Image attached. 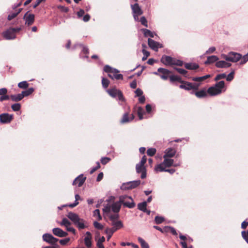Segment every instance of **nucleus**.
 <instances>
[{
	"mask_svg": "<svg viewBox=\"0 0 248 248\" xmlns=\"http://www.w3.org/2000/svg\"><path fill=\"white\" fill-rule=\"evenodd\" d=\"M67 217L70 219L79 230L84 229L88 227L87 222L79 217L78 215L73 212H69Z\"/></svg>",
	"mask_w": 248,
	"mask_h": 248,
	"instance_id": "1",
	"label": "nucleus"
},
{
	"mask_svg": "<svg viewBox=\"0 0 248 248\" xmlns=\"http://www.w3.org/2000/svg\"><path fill=\"white\" fill-rule=\"evenodd\" d=\"M225 82L224 81H220L214 86L209 88L207 91L208 93L211 96H215L221 93L224 88Z\"/></svg>",
	"mask_w": 248,
	"mask_h": 248,
	"instance_id": "2",
	"label": "nucleus"
},
{
	"mask_svg": "<svg viewBox=\"0 0 248 248\" xmlns=\"http://www.w3.org/2000/svg\"><path fill=\"white\" fill-rule=\"evenodd\" d=\"M104 70L105 72L108 73V76L112 79L115 78L116 79H123V76L122 74H118L119 70L113 68L108 65L104 66Z\"/></svg>",
	"mask_w": 248,
	"mask_h": 248,
	"instance_id": "3",
	"label": "nucleus"
},
{
	"mask_svg": "<svg viewBox=\"0 0 248 248\" xmlns=\"http://www.w3.org/2000/svg\"><path fill=\"white\" fill-rule=\"evenodd\" d=\"M119 202L122 204H123L124 206L132 208L135 206L133 199L131 197L124 195H121L119 197Z\"/></svg>",
	"mask_w": 248,
	"mask_h": 248,
	"instance_id": "4",
	"label": "nucleus"
},
{
	"mask_svg": "<svg viewBox=\"0 0 248 248\" xmlns=\"http://www.w3.org/2000/svg\"><path fill=\"white\" fill-rule=\"evenodd\" d=\"M221 57L226 61L236 62L240 60L242 56L239 53L231 52L227 55H222Z\"/></svg>",
	"mask_w": 248,
	"mask_h": 248,
	"instance_id": "5",
	"label": "nucleus"
},
{
	"mask_svg": "<svg viewBox=\"0 0 248 248\" xmlns=\"http://www.w3.org/2000/svg\"><path fill=\"white\" fill-rule=\"evenodd\" d=\"M140 184V180L130 181L123 183L120 187L121 190H126L137 187Z\"/></svg>",
	"mask_w": 248,
	"mask_h": 248,
	"instance_id": "6",
	"label": "nucleus"
},
{
	"mask_svg": "<svg viewBox=\"0 0 248 248\" xmlns=\"http://www.w3.org/2000/svg\"><path fill=\"white\" fill-rule=\"evenodd\" d=\"M107 92L112 97L116 98L118 97V99L120 101H123L124 100L122 93L117 88H113L112 89H108L107 90Z\"/></svg>",
	"mask_w": 248,
	"mask_h": 248,
	"instance_id": "7",
	"label": "nucleus"
},
{
	"mask_svg": "<svg viewBox=\"0 0 248 248\" xmlns=\"http://www.w3.org/2000/svg\"><path fill=\"white\" fill-rule=\"evenodd\" d=\"M182 83V84L180 85V88L188 91L192 89L197 90L200 86V84L198 83H191L184 81Z\"/></svg>",
	"mask_w": 248,
	"mask_h": 248,
	"instance_id": "8",
	"label": "nucleus"
},
{
	"mask_svg": "<svg viewBox=\"0 0 248 248\" xmlns=\"http://www.w3.org/2000/svg\"><path fill=\"white\" fill-rule=\"evenodd\" d=\"M15 28H10L2 33L3 37L7 40H12L16 38Z\"/></svg>",
	"mask_w": 248,
	"mask_h": 248,
	"instance_id": "9",
	"label": "nucleus"
},
{
	"mask_svg": "<svg viewBox=\"0 0 248 248\" xmlns=\"http://www.w3.org/2000/svg\"><path fill=\"white\" fill-rule=\"evenodd\" d=\"M42 238L45 241L51 245H55L58 241V239L54 237L50 233H45L43 235Z\"/></svg>",
	"mask_w": 248,
	"mask_h": 248,
	"instance_id": "10",
	"label": "nucleus"
},
{
	"mask_svg": "<svg viewBox=\"0 0 248 248\" xmlns=\"http://www.w3.org/2000/svg\"><path fill=\"white\" fill-rule=\"evenodd\" d=\"M13 119V115L8 113H2L0 115V122L3 124L10 123Z\"/></svg>",
	"mask_w": 248,
	"mask_h": 248,
	"instance_id": "11",
	"label": "nucleus"
},
{
	"mask_svg": "<svg viewBox=\"0 0 248 248\" xmlns=\"http://www.w3.org/2000/svg\"><path fill=\"white\" fill-rule=\"evenodd\" d=\"M148 43L149 46L155 51H157L158 48L162 47L161 44L150 38L148 39Z\"/></svg>",
	"mask_w": 248,
	"mask_h": 248,
	"instance_id": "12",
	"label": "nucleus"
},
{
	"mask_svg": "<svg viewBox=\"0 0 248 248\" xmlns=\"http://www.w3.org/2000/svg\"><path fill=\"white\" fill-rule=\"evenodd\" d=\"M158 72H160V78L163 80H167L170 78L169 75L170 73V71L169 70L163 68H159Z\"/></svg>",
	"mask_w": 248,
	"mask_h": 248,
	"instance_id": "13",
	"label": "nucleus"
},
{
	"mask_svg": "<svg viewBox=\"0 0 248 248\" xmlns=\"http://www.w3.org/2000/svg\"><path fill=\"white\" fill-rule=\"evenodd\" d=\"M86 179V177H83V174H80L74 180L73 185H78V187H80L85 182Z\"/></svg>",
	"mask_w": 248,
	"mask_h": 248,
	"instance_id": "14",
	"label": "nucleus"
},
{
	"mask_svg": "<svg viewBox=\"0 0 248 248\" xmlns=\"http://www.w3.org/2000/svg\"><path fill=\"white\" fill-rule=\"evenodd\" d=\"M53 233L58 237H65L68 235V233L63 231L60 228H55L52 229Z\"/></svg>",
	"mask_w": 248,
	"mask_h": 248,
	"instance_id": "15",
	"label": "nucleus"
},
{
	"mask_svg": "<svg viewBox=\"0 0 248 248\" xmlns=\"http://www.w3.org/2000/svg\"><path fill=\"white\" fill-rule=\"evenodd\" d=\"M24 19L25 20V23L28 25H31L34 21V16L33 14H30L27 12L24 16Z\"/></svg>",
	"mask_w": 248,
	"mask_h": 248,
	"instance_id": "16",
	"label": "nucleus"
},
{
	"mask_svg": "<svg viewBox=\"0 0 248 248\" xmlns=\"http://www.w3.org/2000/svg\"><path fill=\"white\" fill-rule=\"evenodd\" d=\"M134 118V116L133 114H131L129 115L128 113H125L124 114L120 122L121 124L129 123L132 121Z\"/></svg>",
	"mask_w": 248,
	"mask_h": 248,
	"instance_id": "17",
	"label": "nucleus"
},
{
	"mask_svg": "<svg viewBox=\"0 0 248 248\" xmlns=\"http://www.w3.org/2000/svg\"><path fill=\"white\" fill-rule=\"evenodd\" d=\"M174 58L168 56H163L161 62L166 65H172Z\"/></svg>",
	"mask_w": 248,
	"mask_h": 248,
	"instance_id": "18",
	"label": "nucleus"
},
{
	"mask_svg": "<svg viewBox=\"0 0 248 248\" xmlns=\"http://www.w3.org/2000/svg\"><path fill=\"white\" fill-rule=\"evenodd\" d=\"M86 236L84 238V243L87 248H91L92 246V234L90 232H86Z\"/></svg>",
	"mask_w": 248,
	"mask_h": 248,
	"instance_id": "19",
	"label": "nucleus"
},
{
	"mask_svg": "<svg viewBox=\"0 0 248 248\" xmlns=\"http://www.w3.org/2000/svg\"><path fill=\"white\" fill-rule=\"evenodd\" d=\"M176 153V151L172 148H168L166 149L164 152L163 156L165 157L171 158L173 157Z\"/></svg>",
	"mask_w": 248,
	"mask_h": 248,
	"instance_id": "20",
	"label": "nucleus"
},
{
	"mask_svg": "<svg viewBox=\"0 0 248 248\" xmlns=\"http://www.w3.org/2000/svg\"><path fill=\"white\" fill-rule=\"evenodd\" d=\"M131 9L132 10L133 14H136L138 15H141L142 14L143 12L138 3H135L134 5H131Z\"/></svg>",
	"mask_w": 248,
	"mask_h": 248,
	"instance_id": "21",
	"label": "nucleus"
},
{
	"mask_svg": "<svg viewBox=\"0 0 248 248\" xmlns=\"http://www.w3.org/2000/svg\"><path fill=\"white\" fill-rule=\"evenodd\" d=\"M232 65L231 63L224 61H218L216 63V67L218 68H228Z\"/></svg>",
	"mask_w": 248,
	"mask_h": 248,
	"instance_id": "22",
	"label": "nucleus"
},
{
	"mask_svg": "<svg viewBox=\"0 0 248 248\" xmlns=\"http://www.w3.org/2000/svg\"><path fill=\"white\" fill-rule=\"evenodd\" d=\"M121 207V203L119 201L115 202L111 205V210L115 213H118Z\"/></svg>",
	"mask_w": 248,
	"mask_h": 248,
	"instance_id": "23",
	"label": "nucleus"
},
{
	"mask_svg": "<svg viewBox=\"0 0 248 248\" xmlns=\"http://www.w3.org/2000/svg\"><path fill=\"white\" fill-rule=\"evenodd\" d=\"M164 161L163 162V164L165 167L169 168L172 166L173 163H174V160L169 157H165L163 156Z\"/></svg>",
	"mask_w": 248,
	"mask_h": 248,
	"instance_id": "24",
	"label": "nucleus"
},
{
	"mask_svg": "<svg viewBox=\"0 0 248 248\" xmlns=\"http://www.w3.org/2000/svg\"><path fill=\"white\" fill-rule=\"evenodd\" d=\"M23 97L24 95H23L22 93L17 94H13L10 96L11 100L15 102H18L20 101L23 99Z\"/></svg>",
	"mask_w": 248,
	"mask_h": 248,
	"instance_id": "25",
	"label": "nucleus"
},
{
	"mask_svg": "<svg viewBox=\"0 0 248 248\" xmlns=\"http://www.w3.org/2000/svg\"><path fill=\"white\" fill-rule=\"evenodd\" d=\"M218 58L217 56L215 55H212L211 56H209L207 57V60L204 63L205 64H209L213 63L217 61Z\"/></svg>",
	"mask_w": 248,
	"mask_h": 248,
	"instance_id": "26",
	"label": "nucleus"
},
{
	"mask_svg": "<svg viewBox=\"0 0 248 248\" xmlns=\"http://www.w3.org/2000/svg\"><path fill=\"white\" fill-rule=\"evenodd\" d=\"M137 112L140 120H142L144 119V114H145V111L144 109L141 107H138L137 108Z\"/></svg>",
	"mask_w": 248,
	"mask_h": 248,
	"instance_id": "27",
	"label": "nucleus"
},
{
	"mask_svg": "<svg viewBox=\"0 0 248 248\" xmlns=\"http://www.w3.org/2000/svg\"><path fill=\"white\" fill-rule=\"evenodd\" d=\"M111 225L113 226V229H116V231L123 227V225L121 221H114L112 222Z\"/></svg>",
	"mask_w": 248,
	"mask_h": 248,
	"instance_id": "28",
	"label": "nucleus"
},
{
	"mask_svg": "<svg viewBox=\"0 0 248 248\" xmlns=\"http://www.w3.org/2000/svg\"><path fill=\"white\" fill-rule=\"evenodd\" d=\"M166 168L163 162L157 164L155 168V170L156 172H163L165 171Z\"/></svg>",
	"mask_w": 248,
	"mask_h": 248,
	"instance_id": "29",
	"label": "nucleus"
},
{
	"mask_svg": "<svg viewBox=\"0 0 248 248\" xmlns=\"http://www.w3.org/2000/svg\"><path fill=\"white\" fill-rule=\"evenodd\" d=\"M141 31L145 37L150 36L151 38H153L155 34V33L146 29H142Z\"/></svg>",
	"mask_w": 248,
	"mask_h": 248,
	"instance_id": "30",
	"label": "nucleus"
},
{
	"mask_svg": "<svg viewBox=\"0 0 248 248\" xmlns=\"http://www.w3.org/2000/svg\"><path fill=\"white\" fill-rule=\"evenodd\" d=\"M207 92L204 90H202L195 93L196 96L198 98H202L206 96Z\"/></svg>",
	"mask_w": 248,
	"mask_h": 248,
	"instance_id": "31",
	"label": "nucleus"
},
{
	"mask_svg": "<svg viewBox=\"0 0 248 248\" xmlns=\"http://www.w3.org/2000/svg\"><path fill=\"white\" fill-rule=\"evenodd\" d=\"M185 67L187 69L194 70L199 67V65L196 63H187L185 64Z\"/></svg>",
	"mask_w": 248,
	"mask_h": 248,
	"instance_id": "32",
	"label": "nucleus"
},
{
	"mask_svg": "<svg viewBox=\"0 0 248 248\" xmlns=\"http://www.w3.org/2000/svg\"><path fill=\"white\" fill-rule=\"evenodd\" d=\"M147 204V202L139 203L138 204V208L142 212L146 211Z\"/></svg>",
	"mask_w": 248,
	"mask_h": 248,
	"instance_id": "33",
	"label": "nucleus"
},
{
	"mask_svg": "<svg viewBox=\"0 0 248 248\" xmlns=\"http://www.w3.org/2000/svg\"><path fill=\"white\" fill-rule=\"evenodd\" d=\"M116 229H113L112 228H107L106 230V233L108 234L107 240L108 241L112 236L113 233L115 232Z\"/></svg>",
	"mask_w": 248,
	"mask_h": 248,
	"instance_id": "34",
	"label": "nucleus"
},
{
	"mask_svg": "<svg viewBox=\"0 0 248 248\" xmlns=\"http://www.w3.org/2000/svg\"><path fill=\"white\" fill-rule=\"evenodd\" d=\"M79 200H81V198H80V196L78 194H76L75 195V201L74 203L70 204L68 206L71 208L76 206L79 203L78 202V201Z\"/></svg>",
	"mask_w": 248,
	"mask_h": 248,
	"instance_id": "35",
	"label": "nucleus"
},
{
	"mask_svg": "<svg viewBox=\"0 0 248 248\" xmlns=\"http://www.w3.org/2000/svg\"><path fill=\"white\" fill-rule=\"evenodd\" d=\"M136 169L137 172L139 173H140V172H141V171H143L146 170L144 165H143L140 163L136 165Z\"/></svg>",
	"mask_w": 248,
	"mask_h": 248,
	"instance_id": "36",
	"label": "nucleus"
},
{
	"mask_svg": "<svg viewBox=\"0 0 248 248\" xmlns=\"http://www.w3.org/2000/svg\"><path fill=\"white\" fill-rule=\"evenodd\" d=\"M170 79L171 82L178 81L181 83L183 82V81L182 80L181 78L178 76L171 75L170 76Z\"/></svg>",
	"mask_w": 248,
	"mask_h": 248,
	"instance_id": "37",
	"label": "nucleus"
},
{
	"mask_svg": "<svg viewBox=\"0 0 248 248\" xmlns=\"http://www.w3.org/2000/svg\"><path fill=\"white\" fill-rule=\"evenodd\" d=\"M138 241L140 243L141 248H149L148 244L141 237L138 238Z\"/></svg>",
	"mask_w": 248,
	"mask_h": 248,
	"instance_id": "38",
	"label": "nucleus"
},
{
	"mask_svg": "<svg viewBox=\"0 0 248 248\" xmlns=\"http://www.w3.org/2000/svg\"><path fill=\"white\" fill-rule=\"evenodd\" d=\"M105 238L104 236L101 237L97 242V246L98 248H105L103 243L105 241Z\"/></svg>",
	"mask_w": 248,
	"mask_h": 248,
	"instance_id": "39",
	"label": "nucleus"
},
{
	"mask_svg": "<svg viewBox=\"0 0 248 248\" xmlns=\"http://www.w3.org/2000/svg\"><path fill=\"white\" fill-rule=\"evenodd\" d=\"M34 92V89L33 88H30L26 91L22 92V94L24 96H28Z\"/></svg>",
	"mask_w": 248,
	"mask_h": 248,
	"instance_id": "40",
	"label": "nucleus"
},
{
	"mask_svg": "<svg viewBox=\"0 0 248 248\" xmlns=\"http://www.w3.org/2000/svg\"><path fill=\"white\" fill-rule=\"evenodd\" d=\"M29 83L26 81H23L18 84V87L19 88L25 89L29 87Z\"/></svg>",
	"mask_w": 248,
	"mask_h": 248,
	"instance_id": "41",
	"label": "nucleus"
},
{
	"mask_svg": "<svg viewBox=\"0 0 248 248\" xmlns=\"http://www.w3.org/2000/svg\"><path fill=\"white\" fill-rule=\"evenodd\" d=\"M93 216L94 217H97L98 220H101L102 219V217L100 215L99 209H96L93 211Z\"/></svg>",
	"mask_w": 248,
	"mask_h": 248,
	"instance_id": "42",
	"label": "nucleus"
},
{
	"mask_svg": "<svg viewBox=\"0 0 248 248\" xmlns=\"http://www.w3.org/2000/svg\"><path fill=\"white\" fill-rule=\"evenodd\" d=\"M156 151V149L154 148H149L147 150V154L149 156H152L155 154Z\"/></svg>",
	"mask_w": 248,
	"mask_h": 248,
	"instance_id": "43",
	"label": "nucleus"
},
{
	"mask_svg": "<svg viewBox=\"0 0 248 248\" xmlns=\"http://www.w3.org/2000/svg\"><path fill=\"white\" fill-rule=\"evenodd\" d=\"M11 108L15 111H18L21 108V105L19 103H16L11 106Z\"/></svg>",
	"mask_w": 248,
	"mask_h": 248,
	"instance_id": "44",
	"label": "nucleus"
},
{
	"mask_svg": "<svg viewBox=\"0 0 248 248\" xmlns=\"http://www.w3.org/2000/svg\"><path fill=\"white\" fill-rule=\"evenodd\" d=\"M174 69L176 70L179 73L185 75L186 78H188V77L186 75L187 71L186 70L180 68H175Z\"/></svg>",
	"mask_w": 248,
	"mask_h": 248,
	"instance_id": "45",
	"label": "nucleus"
},
{
	"mask_svg": "<svg viewBox=\"0 0 248 248\" xmlns=\"http://www.w3.org/2000/svg\"><path fill=\"white\" fill-rule=\"evenodd\" d=\"M165 229L167 230V231H170L172 234L174 235H176L177 234V233L175 229L173 227L167 226L165 227Z\"/></svg>",
	"mask_w": 248,
	"mask_h": 248,
	"instance_id": "46",
	"label": "nucleus"
},
{
	"mask_svg": "<svg viewBox=\"0 0 248 248\" xmlns=\"http://www.w3.org/2000/svg\"><path fill=\"white\" fill-rule=\"evenodd\" d=\"M20 11H21V10H19L18 11V12L17 13H12V14H10L9 15H8V17H7L8 20H11L12 19H13V18L16 17L18 15V14L20 12Z\"/></svg>",
	"mask_w": 248,
	"mask_h": 248,
	"instance_id": "47",
	"label": "nucleus"
},
{
	"mask_svg": "<svg viewBox=\"0 0 248 248\" xmlns=\"http://www.w3.org/2000/svg\"><path fill=\"white\" fill-rule=\"evenodd\" d=\"M70 226L71 225H65L64 227L66 228L67 231L72 232L73 234H75L76 233V230Z\"/></svg>",
	"mask_w": 248,
	"mask_h": 248,
	"instance_id": "48",
	"label": "nucleus"
},
{
	"mask_svg": "<svg viewBox=\"0 0 248 248\" xmlns=\"http://www.w3.org/2000/svg\"><path fill=\"white\" fill-rule=\"evenodd\" d=\"M109 80L106 78H102V85L103 86L106 88L108 87V85H109Z\"/></svg>",
	"mask_w": 248,
	"mask_h": 248,
	"instance_id": "49",
	"label": "nucleus"
},
{
	"mask_svg": "<svg viewBox=\"0 0 248 248\" xmlns=\"http://www.w3.org/2000/svg\"><path fill=\"white\" fill-rule=\"evenodd\" d=\"M164 218L160 216H156L155 218V221L156 224H160L163 222Z\"/></svg>",
	"mask_w": 248,
	"mask_h": 248,
	"instance_id": "50",
	"label": "nucleus"
},
{
	"mask_svg": "<svg viewBox=\"0 0 248 248\" xmlns=\"http://www.w3.org/2000/svg\"><path fill=\"white\" fill-rule=\"evenodd\" d=\"M60 225L65 226L66 225H71V222L66 218H63L62 221L60 223Z\"/></svg>",
	"mask_w": 248,
	"mask_h": 248,
	"instance_id": "51",
	"label": "nucleus"
},
{
	"mask_svg": "<svg viewBox=\"0 0 248 248\" xmlns=\"http://www.w3.org/2000/svg\"><path fill=\"white\" fill-rule=\"evenodd\" d=\"M94 227L98 230H102L103 229V225L98 222L97 221H94L93 222Z\"/></svg>",
	"mask_w": 248,
	"mask_h": 248,
	"instance_id": "52",
	"label": "nucleus"
},
{
	"mask_svg": "<svg viewBox=\"0 0 248 248\" xmlns=\"http://www.w3.org/2000/svg\"><path fill=\"white\" fill-rule=\"evenodd\" d=\"M234 71L231 72L230 73H229L227 77H226V80L228 81H232L233 78H234Z\"/></svg>",
	"mask_w": 248,
	"mask_h": 248,
	"instance_id": "53",
	"label": "nucleus"
},
{
	"mask_svg": "<svg viewBox=\"0 0 248 248\" xmlns=\"http://www.w3.org/2000/svg\"><path fill=\"white\" fill-rule=\"evenodd\" d=\"M226 77V75L224 73L218 74V75H217V76L215 78V80L216 81H217V80H220L221 79H223V78H225Z\"/></svg>",
	"mask_w": 248,
	"mask_h": 248,
	"instance_id": "54",
	"label": "nucleus"
},
{
	"mask_svg": "<svg viewBox=\"0 0 248 248\" xmlns=\"http://www.w3.org/2000/svg\"><path fill=\"white\" fill-rule=\"evenodd\" d=\"M140 21L143 25H144L146 27H148L147 21L144 16H142L140 18Z\"/></svg>",
	"mask_w": 248,
	"mask_h": 248,
	"instance_id": "55",
	"label": "nucleus"
},
{
	"mask_svg": "<svg viewBox=\"0 0 248 248\" xmlns=\"http://www.w3.org/2000/svg\"><path fill=\"white\" fill-rule=\"evenodd\" d=\"M248 61V53L244 55L242 58V60L240 62L241 64H244Z\"/></svg>",
	"mask_w": 248,
	"mask_h": 248,
	"instance_id": "56",
	"label": "nucleus"
},
{
	"mask_svg": "<svg viewBox=\"0 0 248 248\" xmlns=\"http://www.w3.org/2000/svg\"><path fill=\"white\" fill-rule=\"evenodd\" d=\"M70 238H66L64 239L60 240L59 242L62 245H65L67 244L69 241H70Z\"/></svg>",
	"mask_w": 248,
	"mask_h": 248,
	"instance_id": "57",
	"label": "nucleus"
},
{
	"mask_svg": "<svg viewBox=\"0 0 248 248\" xmlns=\"http://www.w3.org/2000/svg\"><path fill=\"white\" fill-rule=\"evenodd\" d=\"M100 167V164L99 162H96V166L92 168L90 171V174L93 173L95 171H96L97 169H98Z\"/></svg>",
	"mask_w": 248,
	"mask_h": 248,
	"instance_id": "58",
	"label": "nucleus"
},
{
	"mask_svg": "<svg viewBox=\"0 0 248 248\" xmlns=\"http://www.w3.org/2000/svg\"><path fill=\"white\" fill-rule=\"evenodd\" d=\"M110 219L112 221H116L119 217L118 214L111 215L109 216Z\"/></svg>",
	"mask_w": 248,
	"mask_h": 248,
	"instance_id": "59",
	"label": "nucleus"
},
{
	"mask_svg": "<svg viewBox=\"0 0 248 248\" xmlns=\"http://www.w3.org/2000/svg\"><path fill=\"white\" fill-rule=\"evenodd\" d=\"M183 64V63L182 61L174 59L172 65L182 66Z\"/></svg>",
	"mask_w": 248,
	"mask_h": 248,
	"instance_id": "60",
	"label": "nucleus"
},
{
	"mask_svg": "<svg viewBox=\"0 0 248 248\" xmlns=\"http://www.w3.org/2000/svg\"><path fill=\"white\" fill-rule=\"evenodd\" d=\"M110 159L108 157H102L101 159L102 164L105 165L110 161Z\"/></svg>",
	"mask_w": 248,
	"mask_h": 248,
	"instance_id": "61",
	"label": "nucleus"
},
{
	"mask_svg": "<svg viewBox=\"0 0 248 248\" xmlns=\"http://www.w3.org/2000/svg\"><path fill=\"white\" fill-rule=\"evenodd\" d=\"M216 47L214 46H212L210 47L205 52V54H211L214 53L216 50Z\"/></svg>",
	"mask_w": 248,
	"mask_h": 248,
	"instance_id": "62",
	"label": "nucleus"
},
{
	"mask_svg": "<svg viewBox=\"0 0 248 248\" xmlns=\"http://www.w3.org/2000/svg\"><path fill=\"white\" fill-rule=\"evenodd\" d=\"M135 93L136 94V95L137 96H140L142 95V94H143L142 91L141 89H139V88L137 89L135 91Z\"/></svg>",
	"mask_w": 248,
	"mask_h": 248,
	"instance_id": "63",
	"label": "nucleus"
},
{
	"mask_svg": "<svg viewBox=\"0 0 248 248\" xmlns=\"http://www.w3.org/2000/svg\"><path fill=\"white\" fill-rule=\"evenodd\" d=\"M242 236L243 238L245 239V240L248 244V235H246V232L245 231L242 232Z\"/></svg>",
	"mask_w": 248,
	"mask_h": 248,
	"instance_id": "64",
	"label": "nucleus"
}]
</instances>
